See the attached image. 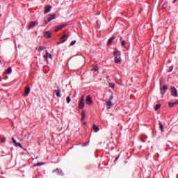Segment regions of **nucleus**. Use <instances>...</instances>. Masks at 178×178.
<instances>
[{
  "label": "nucleus",
  "instance_id": "nucleus-1",
  "mask_svg": "<svg viewBox=\"0 0 178 178\" xmlns=\"http://www.w3.org/2000/svg\"><path fill=\"white\" fill-rule=\"evenodd\" d=\"M113 55L115 56V63H120L122 62V58H120L121 53L118 49L114 51Z\"/></svg>",
  "mask_w": 178,
  "mask_h": 178
},
{
  "label": "nucleus",
  "instance_id": "nucleus-2",
  "mask_svg": "<svg viewBox=\"0 0 178 178\" xmlns=\"http://www.w3.org/2000/svg\"><path fill=\"white\" fill-rule=\"evenodd\" d=\"M79 109H83V108H84V95L81 97V99L79 103Z\"/></svg>",
  "mask_w": 178,
  "mask_h": 178
},
{
  "label": "nucleus",
  "instance_id": "nucleus-3",
  "mask_svg": "<svg viewBox=\"0 0 178 178\" xmlns=\"http://www.w3.org/2000/svg\"><path fill=\"white\" fill-rule=\"evenodd\" d=\"M171 95H172V97H178L177 89H176V88L171 87Z\"/></svg>",
  "mask_w": 178,
  "mask_h": 178
},
{
  "label": "nucleus",
  "instance_id": "nucleus-4",
  "mask_svg": "<svg viewBox=\"0 0 178 178\" xmlns=\"http://www.w3.org/2000/svg\"><path fill=\"white\" fill-rule=\"evenodd\" d=\"M38 23L37 22H31L30 24L28 25V30H30L31 29H34L35 26H37Z\"/></svg>",
  "mask_w": 178,
  "mask_h": 178
},
{
  "label": "nucleus",
  "instance_id": "nucleus-5",
  "mask_svg": "<svg viewBox=\"0 0 178 178\" xmlns=\"http://www.w3.org/2000/svg\"><path fill=\"white\" fill-rule=\"evenodd\" d=\"M86 104L88 105H92V98H91V96L88 95L86 97Z\"/></svg>",
  "mask_w": 178,
  "mask_h": 178
},
{
  "label": "nucleus",
  "instance_id": "nucleus-6",
  "mask_svg": "<svg viewBox=\"0 0 178 178\" xmlns=\"http://www.w3.org/2000/svg\"><path fill=\"white\" fill-rule=\"evenodd\" d=\"M69 34H64L61 38H60V42H65L67 38H69Z\"/></svg>",
  "mask_w": 178,
  "mask_h": 178
},
{
  "label": "nucleus",
  "instance_id": "nucleus-7",
  "mask_svg": "<svg viewBox=\"0 0 178 178\" xmlns=\"http://www.w3.org/2000/svg\"><path fill=\"white\" fill-rule=\"evenodd\" d=\"M45 60H48V58L52 60V55L46 51V55L44 56Z\"/></svg>",
  "mask_w": 178,
  "mask_h": 178
},
{
  "label": "nucleus",
  "instance_id": "nucleus-8",
  "mask_svg": "<svg viewBox=\"0 0 178 178\" xmlns=\"http://www.w3.org/2000/svg\"><path fill=\"white\" fill-rule=\"evenodd\" d=\"M167 90H168V86H163V87L161 88V95H165Z\"/></svg>",
  "mask_w": 178,
  "mask_h": 178
},
{
  "label": "nucleus",
  "instance_id": "nucleus-9",
  "mask_svg": "<svg viewBox=\"0 0 178 178\" xmlns=\"http://www.w3.org/2000/svg\"><path fill=\"white\" fill-rule=\"evenodd\" d=\"M30 94V88L29 86H26L25 88V92H24V97H27Z\"/></svg>",
  "mask_w": 178,
  "mask_h": 178
},
{
  "label": "nucleus",
  "instance_id": "nucleus-10",
  "mask_svg": "<svg viewBox=\"0 0 178 178\" xmlns=\"http://www.w3.org/2000/svg\"><path fill=\"white\" fill-rule=\"evenodd\" d=\"M51 9H52V6H47L44 8V13H49V12H51Z\"/></svg>",
  "mask_w": 178,
  "mask_h": 178
},
{
  "label": "nucleus",
  "instance_id": "nucleus-11",
  "mask_svg": "<svg viewBox=\"0 0 178 178\" xmlns=\"http://www.w3.org/2000/svg\"><path fill=\"white\" fill-rule=\"evenodd\" d=\"M47 22H51V20H54L55 19V14H51L49 17H47Z\"/></svg>",
  "mask_w": 178,
  "mask_h": 178
},
{
  "label": "nucleus",
  "instance_id": "nucleus-12",
  "mask_svg": "<svg viewBox=\"0 0 178 178\" xmlns=\"http://www.w3.org/2000/svg\"><path fill=\"white\" fill-rule=\"evenodd\" d=\"M177 104H178V101L168 103V106H170V108H173V106H175V105H177Z\"/></svg>",
  "mask_w": 178,
  "mask_h": 178
},
{
  "label": "nucleus",
  "instance_id": "nucleus-13",
  "mask_svg": "<svg viewBox=\"0 0 178 178\" xmlns=\"http://www.w3.org/2000/svg\"><path fill=\"white\" fill-rule=\"evenodd\" d=\"M106 106H107V109H111V106H113V104H112L111 101H108L106 102Z\"/></svg>",
  "mask_w": 178,
  "mask_h": 178
},
{
  "label": "nucleus",
  "instance_id": "nucleus-14",
  "mask_svg": "<svg viewBox=\"0 0 178 178\" xmlns=\"http://www.w3.org/2000/svg\"><path fill=\"white\" fill-rule=\"evenodd\" d=\"M45 38H51V33L49 31H46L44 33Z\"/></svg>",
  "mask_w": 178,
  "mask_h": 178
},
{
  "label": "nucleus",
  "instance_id": "nucleus-15",
  "mask_svg": "<svg viewBox=\"0 0 178 178\" xmlns=\"http://www.w3.org/2000/svg\"><path fill=\"white\" fill-rule=\"evenodd\" d=\"M54 92L58 98L60 97V89L54 90Z\"/></svg>",
  "mask_w": 178,
  "mask_h": 178
},
{
  "label": "nucleus",
  "instance_id": "nucleus-16",
  "mask_svg": "<svg viewBox=\"0 0 178 178\" xmlns=\"http://www.w3.org/2000/svg\"><path fill=\"white\" fill-rule=\"evenodd\" d=\"M54 172H56L58 175H62V170L60 169H56V170H53V173H54Z\"/></svg>",
  "mask_w": 178,
  "mask_h": 178
},
{
  "label": "nucleus",
  "instance_id": "nucleus-17",
  "mask_svg": "<svg viewBox=\"0 0 178 178\" xmlns=\"http://www.w3.org/2000/svg\"><path fill=\"white\" fill-rule=\"evenodd\" d=\"M115 40V37H111L109 40H108V42H107V44H108V45H111L112 44V42H113V40Z\"/></svg>",
  "mask_w": 178,
  "mask_h": 178
},
{
  "label": "nucleus",
  "instance_id": "nucleus-18",
  "mask_svg": "<svg viewBox=\"0 0 178 178\" xmlns=\"http://www.w3.org/2000/svg\"><path fill=\"white\" fill-rule=\"evenodd\" d=\"M123 38H120V41H121V45L122 47H124V48H127V47L126 46V41L124 40H122Z\"/></svg>",
  "mask_w": 178,
  "mask_h": 178
},
{
  "label": "nucleus",
  "instance_id": "nucleus-19",
  "mask_svg": "<svg viewBox=\"0 0 178 178\" xmlns=\"http://www.w3.org/2000/svg\"><path fill=\"white\" fill-rule=\"evenodd\" d=\"M93 130L95 133H98V131H99V128L95 125V124H93Z\"/></svg>",
  "mask_w": 178,
  "mask_h": 178
},
{
  "label": "nucleus",
  "instance_id": "nucleus-20",
  "mask_svg": "<svg viewBox=\"0 0 178 178\" xmlns=\"http://www.w3.org/2000/svg\"><path fill=\"white\" fill-rule=\"evenodd\" d=\"M6 74H12V67H8V70L5 72Z\"/></svg>",
  "mask_w": 178,
  "mask_h": 178
},
{
  "label": "nucleus",
  "instance_id": "nucleus-21",
  "mask_svg": "<svg viewBox=\"0 0 178 178\" xmlns=\"http://www.w3.org/2000/svg\"><path fill=\"white\" fill-rule=\"evenodd\" d=\"M65 25H60L56 28L55 31H59V30H62Z\"/></svg>",
  "mask_w": 178,
  "mask_h": 178
},
{
  "label": "nucleus",
  "instance_id": "nucleus-22",
  "mask_svg": "<svg viewBox=\"0 0 178 178\" xmlns=\"http://www.w3.org/2000/svg\"><path fill=\"white\" fill-rule=\"evenodd\" d=\"M159 127L162 132H163V124L161 122H159Z\"/></svg>",
  "mask_w": 178,
  "mask_h": 178
},
{
  "label": "nucleus",
  "instance_id": "nucleus-23",
  "mask_svg": "<svg viewBox=\"0 0 178 178\" xmlns=\"http://www.w3.org/2000/svg\"><path fill=\"white\" fill-rule=\"evenodd\" d=\"M172 71H173V66L169 67L168 70V73H170Z\"/></svg>",
  "mask_w": 178,
  "mask_h": 178
},
{
  "label": "nucleus",
  "instance_id": "nucleus-24",
  "mask_svg": "<svg viewBox=\"0 0 178 178\" xmlns=\"http://www.w3.org/2000/svg\"><path fill=\"white\" fill-rule=\"evenodd\" d=\"M44 47H42V46H40V47H39L38 51L39 52H41V51H42V50H44Z\"/></svg>",
  "mask_w": 178,
  "mask_h": 178
},
{
  "label": "nucleus",
  "instance_id": "nucleus-25",
  "mask_svg": "<svg viewBox=\"0 0 178 178\" xmlns=\"http://www.w3.org/2000/svg\"><path fill=\"white\" fill-rule=\"evenodd\" d=\"M108 87L111 88H115V83H110Z\"/></svg>",
  "mask_w": 178,
  "mask_h": 178
},
{
  "label": "nucleus",
  "instance_id": "nucleus-26",
  "mask_svg": "<svg viewBox=\"0 0 178 178\" xmlns=\"http://www.w3.org/2000/svg\"><path fill=\"white\" fill-rule=\"evenodd\" d=\"M161 108V104H156L155 106V111H158V109Z\"/></svg>",
  "mask_w": 178,
  "mask_h": 178
},
{
  "label": "nucleus",
  "instance_id": "nucleus-27",
  "mask_svg": "<svg viewBox=\"0 0 178 178\" xmlns=\"http://www.w3.org/2000/svg\"><path fill=\"white\" fill-rule=\"evenodd\" d=\"M42 165H45V163H38L35 166H42Z\"/></svg>",
  "mask_w": 178,
  "mask_h": 178
},
{
  "label": "nucleus",
  "instance_id": "nucleus-28",
  "mask_svg": "<svg viewBox=\"0 0 178 178\" xmlns=\"http://www.w3.org/2000/svg\"><path fill=\"white\" fill-rule=\"evenodd\" d=\"M66 101H67V104H70V101H72V99H70V97H67L66 98Z\"/></svg>",
  "mask_w": 178,
  "mask_h": 178
},
{
  "label": "nucleus",
  "instance_id": "nucleus-29",
  "mask_svg": "<svg viewBox=\"0 0 178 178\" xmlns=\"http://www.w3.org/2000/svg\"><path fill=\"white\" fill-rule=\"evenodd\" d=\"M17 145V147H19L20 148H23V146L22 145V144L19 143L17 142V143H15Z\"/></svg>",
  "mask_w": 178,
  "mask_h": 178
},
{
  "label": "nucleus",
  "instance_id": "nucleus-30",
  "mask_svg": "<svg viewBox=\"0 0 178 178\" xmlns=\"http://www.w3.org/2000/svg\"><path fill=\"white\" fill-rule=\"evenodd\" d=\"M29 134H25L24 137V139L26 140V138H27V140H29Z\"/></svg>",
  "mask_w": 178,
  "mask_h": 178
},
{
  "label": "nucleus",
  "instance_id": "nucleus-31",
  "mask_svg": "<svg viewBox=\"0 0 178 178\" xmlns=\"http://www.w3.org/2000/svg\"><path fill=\"white\" fill-rule=\"evenodd\" d=\"M74 44H76V40L71 42L70 45H74Z\"/></svg>",
  "mask_w": 178,
  "mask_h": 178
},
{
  "label": "nucleus",
  "instance_id": "nucleus-32",
  "mask_svg": "<svg viewBox=\"0 0 178 178\" xmlns=\"http://www.w3.org/2000/svg\"><path fill=\"white\" fill-rule=\"evenodd\" d=\"M81 115H82V116H85L86 117V112L84 111H83L81 112Z\"/></svg>",
  "mask_w": 178,
  "mask_h": 178
},
{
  "label": "nucleus",
  "instance_id": "nucleus-33",
  "mask_svg": "<svg viewBox=\"0 0 178 178\" xmlns=\"http://www.w3.org/2000/svg\"><path fill=\"white\" fill-rule=\"evenodd\" d=\"M12 140H13V142L14 144H16V143H17L16 140H15L14 138H12Z\"/></svg>",
  "mask_w": 178,
  "mask_h": 178
},
{
  "label": "nucleus",
  "instance_id": "nucleus-34",
  "mask_svg": "<svg viewBox=\"0 0 178 178\" xmlns=\"http://www.w3.org/2000/svg\"><path fill=\"white\" fill-rule=\"evenodd\" d=\"M6 141V138H3L2 140H1V143H5Z\"/></svg>",
  "mask_w": 178,
  "mask_h": 178
},
{
  "label": "nucleus",
  "instance_id": "nucleus-35",
  "mask_svg": "<svg viewBox=\"0 0 178 178\" xmlns=\"http://www.w3.org/2000/svg\"><path fill=\"white\" fill-rule=\"evenodd\" d=\"M112 99H113V96H111L109 101H112Z\"/></svg>",
  "mask_w": 178,
  "mask_h": 178
},
{
  "label": "nucleus",
  "instance_id": "nucleus-36",
  "mask_svg": "<svg viewBox=\"0 0 178 178\" xmlns=\"http://www.w3.org/2000/svg\"><path fill=\"white\" fill-rule=\"evenodd\" d=\"M85 118H86L85 116H82L81 120H84Z\"/></svg>",
  "mask_w": 178,
  "mask_h": 178
},
{
  "label": "nucleus",
  "instance_id": "nucleus-37",
  "mask_svg": "<svg viewBox=\"0 0 178 178\" xmlns=\"http://www.w3.org/2000/svg\"><path fill=\"white\" fill-rule=\"evenodd\" d=\"M63 42H57V45H59V44H63Z\"/></svg>",
  "mask_w": 178,
  "mask_h": 178
},
{
  "label": "nucleus",
  "instance_id": "nucleus-38",
  "mask_svg": "<svg viewBox=\"0 0 178 178\" xmlns=\"http://www.w3.org/2000/svg\"><path fill=\"white\" fill-rule=\"evenodd\" d=\"M119 159V156L118 157H116L115 161H118Z\"/></svg>",
  "mask_w": 178,
  "mask_h": 178
},
{
  "label": "nucleus",
  "instance_id": "nucleus-39",
  "mask_svg": "<svg viewBox=\"0 0 178 178\" xmlns=\"http://www.w3.org/2000/svg\"><path fill=\"white\" fill-rule=\"evenodd\" d=\"M176 1H177V0H174V1H173V3H175L176 2Z\"/></svg>",
  "mask_w": 178,
  "mask_h": 178
},
{
  "label": "nucleus",
  "instance_id": "nucleus-40",
  "mask_svg": "<svg viewBox=\"0 0 178 178\" xmlns=\"http://www.w3.org/2000/svg\"><path fill=\"white\" fill-rule=\"evenodd\" d=\"M0 81H2V78L1 77H0Z\"/></svg>",
  "mask_w": 178,
  "mask_h": 178
},
{
  "label": "nucleus",
  "instance_id": "nucleus-41",
  "mask_svg": "<svg viewBox=\"0 0 178 178\" xmlns=\"http://www.w3.org/2000/svg\"><path fill=\"white\" fill-rule=\"evenodd\" d=\"M95 70V72H97V70H98L95 69V70Z\"/></svg>",
  "mask_w": 178,
  "mask_h": 178
},
{
  "label": "nucleus",
  "instance_id": "nucleus-42",
  "mask_svg": "<svg viewBox=\"0 0 178 178\" xmlns=\"http://www.w3.org/2000/svg\"><path fill=\"white\" fill-rule=\"evenodd\" d=\"M100 14H101V13H97V15H100Z\"/></svg>",
  "mask_w": 178,
  "mask_h": 178
},
{
  "label": "nucleus",
  "instance_id": "nucleus-43",
  "mask_svg": "<svg viewBox=\"0 0 178 178\" xmlns=\"http://www.w3.org/2000/svg\"><path fill=\"white\" fill-rule=\"evenodd\" d=\"M0 63H1V60H0Z\"/></svg>",
  "mask_w": 178,
  "mask_h": 178
}]
</instances>
